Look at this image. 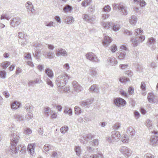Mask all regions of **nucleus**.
<instances>
[{"instance_id": "f257e3e1", "label": "nucleus", "mask_w": 158, "mask_h": 158, "mask_svg": "<svg viewBox=\"0 0 158 158\" xmlns=\"http://www.w3.org/2000/svg\"><path fill=\"white\" fill-rule=\"evenodd\" d=\"M71 77L69 75L66 73H64L56 78L55 81L56 84L60 88L64 86L68 80Z\"/></svg>"}, {"instance_id": "f03ea898", "label": "nucleus", "mask_w": 158, "mask_h": 158, "mask_svg": "<svg viewBox=\"0 0 158 158\" xmlns=\"http://www.w3.org/2000/svg\"><path fill=\"white\" fill-rule=\"evenodd\" d=\"M40 44H35L33 45L32 54L34 57L37 59H39V55L41 53Z\"/></svg>"}, {"instance_id": "7ed1b4c3", "label": "nucleus", "mask_w": 158, "mask_h": 158, "mask_svg": "<svg viewBox=\"0 0 158 158\" xmlns=\"http://www.w3.org/2000/svg\"><path fill=\"white\" fill-rule=\"evenodd\" d=\"M120 152L126 158H128L132 154V151L128 148L125 146H121L119 149Z\"/></svg>"}, {"instance_id": "20e7f679", "label": "nucleus", "mask_w": 158, "mask_h": 158, "mask_svg": "<svg viewBox=\"0 0 158 158\" xmlns=\"http://www.w3.org/2000/svg\"><path fill=\"white\" fill-rule=\"evenodd\" d=\"M85 56L87 59L92 62L98 63L100 61V60L98 58L97 56L93 52H88L86 54Z\"/></svg>"}, {"instance_id": "39448f33", "label": "nucleus", "mask_w": 158, "mask_h": 158, "mask_svg": "<svg viewBox=\"0 0 158 158\" xmlns=\"http://www.w3.org/2000/svg\"><path fill=\"white\" fill-rule=\"evenodd\" d=\"M11 135L12 138L11 139V145H17L20 139L19 134L17 132H15Z\"/></svg>"}, {"instance_id": "423d86ee", "label": "nucleus", "mask_w": 158, "mask_h": 158, "mask_svg": "<svg viewBox=\"0 0 158 158\" xmlns=\"http://www.w3.org/2000/svg\"><path fill=\"white\" fill-rule=\"evenodd\" d=\"M145 39L144 35H141L139 37H132L131 39L132 44L134 46H136L140 43L143 42Z\"/></svg>"}, {"instance_id": "0eeeda50", "label": "nucleus", "mask_w": 158, "mask_h": 158, "mask_svg": "<svg viewBox=\"0 0 158 158\" xmlns=\"http://www.w3.org/2000/svg\"><path fill=\"white\" fill-rule=\"evenodd\" d=\"M25 6L28 13L31 15H34L35 13V10L34 9L33 5L31 2H27L25 4Z\"/></svg>"}, {"instance_id": "6e6552de", "label": "nucleus", "mask_w": 158, "mask_h": 158, "mask_svg": "<svg viewBox=\"0 0 158 158\" xmlns=\"http://www.w3.org/2000/svg\"><path fill=\"white\" fill-rule=\"evenodd\" d=\"M114 103L116 106L120 107L124 106L126 104V102L124 99L119 98L114 100Z\"/></svg>"}, {"instance_id": "1a4fd4ad", "label": "nucleus", "mask_w": 158, "mask_h": 158, "mask_svg": "<svg viewBox=\"0 0 158 158\" xmlns=\"http://www.w3.org/2000/svg\"><path fill=\"white\" fill-rule=\"evenodd\" d=\"M21 22V19L19 18H15L12 19L10 22L11 25L13 27H17Z\"/></svg>"}, {"instance_id": "9d476101", "label": "nucleus", "mask_w": 158, "mask_h": 158, "mask_svg": "<svg viewBox=\"0 0 158 158\" xmlns=\"http://www.w3.org/2000/svg\"><path fill=\"white\" fill-rule=\"evenodd\" d=\"M147 99L148 101L151 103H157V97L154 95L152 93H149L148 94Z\"/></svg>"}, {"instance_id": "9b49d317", "label": "nucleus", "mask_w": 158, "mask_h": 158, "mask_svg": "<svg viewBox=\"0 0 158 158\" xmlns=\"http://www.w3.org/2000/svg\"><path fill=\"white\" fill-rule=\"evenodd\" d=\"M107 62L108 64L110 66H115L118 62L117 60L113 56L109 57L107 60Z\"/></svg>"}, {"instance_id": "f8f14e48", "label": "nucleus", "mask_w": 158, "mask_h": 158, "mask_svg": "<svg viewBox=\"0 0 158 158\" xmlns=\"http://www.w3.org/2000/svg\"><path fill=\"white\" fill-rule=\"evenodd\" d=\"M56 55L57 56H67L68 55V54L65 49L61 48L56 50Z\"/></svg>"}, {"instance_id": "ddd939ff", "label": "nucleus", "mask_w": 158, "mask_h": 158, "mask_svg": "<svg viewBox=\"0 0 158 158\" xmlns=\"http://www.w3.org/2000/svg\"><path fill=\"white\" fill-rule=\"evenodd\" d=\"M93 101V98L88 99L85 101H81L80 102V105L82 107L85 108L88 107L92 104Z\"/></svg>"}, {"instance_id": "4468645a", "label": "nucleus", "mask_w": 158, "mask_h": 158, "mask_svg": "<svg viewBox=\"0 0 158 158\" xmlns=\"http://www.w3.org/2000/svg\"><path fill=\"white\" fill-rule=\"evenodd\" d=\"M89 74L93 77H96L98 75V69L94 67H90L89 69Z\"/></svg>"}, {"instance_id": "2eb2a0df", "label": "nucleus", "mask_w": 158, "mask_h": 158, "mask_svg": "<svg viewBox=\"0 0 158 158\" xmlns=\"http://www.w3.org/2000/svg\"><path fill=\"white\" fill-rule=\"evenodd\" d=\"M111 135L112 138L115 141H118L120 139V134L118 131H114L111 133Z\"/></svg>"}, {"instance_id": "dca6fc26", "label": "nucleus", "mask_w": 158, "mask_h": 158, "mask_svg": "<svg viewBox=\"0 0 158 158\" xmlns=\"http://www.w3.org/2000/svg\"><path fill=\"white\" fill-rule=\"evenodd\" d=\"M35 146V143L29 144L27 147V149L28 153L33 156L34 154V149Z\"/></svg>"}, {"instance_id": "f3484780", "label": "nucleus", "mask_w": 158, "mask_h": 158, "mask_svg": "<svg viewBox=\"0 0 158 158\" xmlns=\"http://www.w3.org/2000/svg\"><path fill=\"white\" fill-rule=\"evenodd\" d=\"M63 19L64 20V23L67 24H70L74 21V19L71 16H63Z\"/></svg>"}, {"instance_id": "a211bd4d", "label": "nucleus", "mask_w": 158, "mask_h": 158, "mask_svg": "<svg viewBox=\"0 0 158 158\" xmlns=\"http://www.w3.org/2000/svg\"><path fill=\"white\" fill-rule=\"evenodd\" d=\"M92 137V135L91 134L85 135L84 136L81 138L80 142L83 144H85L87 141L89 139H91Z\"/></svg>"}, {"instance_id": "6ab92c4d", "label": "nucleus", "mask_w": 158, "mask_h": 158, "mask_svg": "<svg viewBox=\"0 0 158 158\" xmlns=\"http://www.w3.org/2000/svg\"><path fill=\"white\" fill-rule=\"evenodd\" d=\"M158 140V137L155 135L151 136L149 140V144L152 146L156 145Z\"/></svg>"}, {"instance_id": "aec40b11", "label": "nucleus", "mask_w": 158, "mask_h": 158, "mask_svg": "<svg viewBox=\"0 0 158 158\" xmlns=\"http://www.w3.org/2000/svg\"><path fill=\"white\" fill-rule=\"evenodd\" d=\"M72 84L75 91L77 92L81 91L82 89V87L76 81H73Z\"/></svg>"}, {"instance_id": "412c9836", "label": "nucleus", "mask_w": 158, "mask_h": 158, "mask_svg": "<svg viewBox=\"0 0 158 158\" xmlns=\"http://www.w3.org/2000/svg\"><path fill=\"white\" fill-rule=\"evenodd\" d=\"M112 41L111 39L109 36H106L104 37L103 41V44L106 47L109 45Z\"/></svg>"}, {"instance_id": "4be33fe9", "label": "nucleus", "mask_w": 158, "mask_h": 158, "mask_svg": "<svg viewBox=\"0 0 158 158\" xmlns=\"http://www.w3.org/2000/svg\"><path fill=\"white\" fill-rule=\"evenodd\" d=\"M19 42L22 45L24 46L29 42L28 36L27 35H25L24 38L19 40Z\"/></svg>"}, {"instance_id": "5701e85b", "label": "nucleus", "mask_w": 158, "mask_h": 158, "mask_svg": "<svg viewBox=\"0 0 158 158\" xmlns=\"http://www.w3.org/2000/svg\"><path fill=\"white\" fill-rule=\"evenodd\" d=\"M117 55L118 59L120 60L124 59L126 57V52L123 50H120Z\"/></svg>"}, {"instance_id": "b1692460", "label": "nucleus", "mask_w": 158, "mask_h": 158, "mask_svg": "<svg viewBox=\"0 0 158 158\" xmlns=\"http://www.w3.org/2000/svg\"><path fill=\"white\" fill-rule=\"evenodd\" d=\"M45 73L50 79H52L54 77V74L52 70L47 68L45 70Z\"/></svg>"}, {"instance_id": "393cba45", "label": "nucleus", "mask_w": 158, "mask_h": 158, "mask_svg": "<svg viewBox=\"0 0 158 158\" xmlns=\"http://www.w3.org/2000/svg\"><path fill=\"white\" fill-rule=\"evenodd\" d=\"M63 86L61 87H60L58 89V91L60 92H64L65 93L68 92L70 90V87L69 86Z\"/></svg>"}, {"instance_id": "a878e982", "label": "nucleus", "mask_w": 158, "mask_h": 158, "mask_svg": "<svg viewBox=\"0 0 158 158\" xmlns=\"http://www.w3.org/2000/svg\"><path fill=\"white\" fill-rule=\"evenodd\" d=\"M17 145H11L10 147L9 150V152L10 154L13 155L14 154H16L17 153V148L16 147Z\"/></svg>"}, {"instance_id": "bb28decb", "label": "nucleus", "mask_w": 158, "mask_h": 158, "mask_svg": "<svg viewBox=\"0 0 158 158\" xmlns=\"http://www.w3.org/2000/svg\"><path fill=\"white\" fill-rule=\"evenodd\" d=\"M137 21V19L136 16L132 15L129 19L130 23L132 25H135Z\"/></svg>"}, {"instance_id": "cd10ccee", "label": "nucleus", "mask_w": 158, "mask_h": 158, "mask_svg": "<svg viewBox=\"0 0 158 158\" xmlns=\"http://www.w3.org/2000/svg\"><path fill=\"white\" fill-rule=\"evenodd\" d=\"M120 7V8L119 10L121 13V14L124 15H127V11L126 7L123 4Z\"/></svg>"}, {"instance_id": "c85d7f7f", "label": "nucleus", "mask_w": 158, "mask_h": 158, "mask_svg": "<svg viewBox=\"0 0 158 158\" xmlns=\"http://www.w3.org/2000/svg\"><path fill=\"white\" fill-rule=\"evenodd\" d=\"M24 108L27 112H31L33 110V107L30 103L26 104Z\"/></svg>"}, {"instance_id": "c756f323", "label": "nucleus", "mask_w": 158, "mask_h": 158, "mask_svg": "<svg viewBox=\"0 0 158 158\" xmlns=\"http://www.w3.org/2000/svg\"><path fill=\"white\" fill-rule=\"evenodd\" d=\"M89 90L93 93H98V89L95 85H91L89 88Z\"/></svg>"}, {"instance_id": "7c9ffc66", "label": "nucleus", "mask_w": 158, "mask_h": 158, "mask_svg": "<svg viewBox=\"0 0 158 158\" xmlns=\"http://www.w3.org/2000/svg\"><path fill=\"white\" fill-rule=\"evenodd\" d=\"M50 110L49 107H46L43 109V113L46 117H48L49 116Z\"/></svg>"}, {"instance_id": "2f4dec72", "label": "nucleus", "mask_w": 158, "mask_h": 158, "mask_svg": "<svg viewBox=\"0 0 158 158\" xmlns=\"http://www.w3.org/2000/svg\"><path fill=\"white\" fill-rule=\"evenodd\" d=\"M21 104L19 102L15 101L11 105V107L13 110H16L20 106Z\"/></svg>"}, {"instance_id": "473e14b6", "label": "nucleus", "mask_w": 158, "mask_h": 158, "mask_svg": "<svg viewBox=\"0 0 158 158\" xmlns=\"http://www.w3.org/2000/svg\"><path fill=\"white\" fill-rule=\"evenodd\" d=\"M143 33V31L141 28H138L135 30L134 32V34L138 36V37H139L141 35H142Z\"/></svg>"}, {"instance_id": "72a5a7b5", "label": "nucleus", "mask_w": 158, "mask_h": 158, "mask_svg": "<svg viewBox=\"0 0 158 158\" xmlns=\"http://www.w3.org/2000/svg\"><path fill=\"white\" fill-rule=\"evenodd\" d=\"M120 27V25L116 23H113L112 24V29L115 31H117L119 30Z\"/></svg>"}, {"instance_id": "f704fd0d", "label": "nucleus", "mask_w": 158, "mask_h": 158, "mask_svg": "<svg viewBox=\"0 0 158 158\" xmlns=\"http://www.w3.org/2000/svg\"><path fill=\"white\" fill-rule=\"evenodd\" d=\"M44 79L46 83L48 85L50 86L51 87H53V84L52 81L51 80V79L47 77H44Z\"/></svg>"}, {"instance_id": "c9c22d12", "label": "nucleus", "mask_w": 158, "mask_h": 158, "mask_svg": "<svg viewBox=\"0 0 158 158\" xmlns=\"http://www.w3.org/2000/svg\"><path fill=\"white\" fill-rule=\"evenodd\" d=\"M73 9L72 6L69 5H66L64 7L63 10L65 13L71 12Z\"/></svg>"}, {"instance_id": "e433bc0d", "label": "nucleus", "mask_w": 158, "mask_h": 158, "mask_svg": "<svg viewBox=\"0 0 158 158\" xmlns=\"http://www.w3.org/2000/svg\"><path fill=\"white\" fill-rule=\"evenodd\" d=\"M147 43L148 46L154 44L156 42V40L153 37H151L148 39Z\"/></svg>"}, {"instance_id": "4c0bfd02", "label": "nucleus", "mask_w": 158, "mask_h": 158, "mask_svg": "<svg viewBox=\"0 0 158 158\" xmlns=\"http://www.w3.org/2000/svg\"><path fill=\"white\" fill-rule=\"evenodd\" d=\"M74 151L76 155L78 156H80L81 154V149L80 146H75L74 148Z\"/></svg>"}, {"instance_id": "58836bf2", "label": "nucleus", "mask_w": 158, "mask_h": 158, "mask_svg": "<svg viewBox=\"0 0 158 158\" xmlns=\"http://www.w3.org/2000/svg\"><path fill=\"white\" fill-rule=\"evenodd\" d=\"M92 2V0H85L81 3V5L82 6L86 7L89 5Z\"/></svg>"}, {"instance_id": "ea45409f", "label": "nucleus", "mask_w": 158, "mask_h": 158, "mask_svg": "<svg viewBox=\"0 0 158 158\" xmlns=\"http://www.w3.org/2000/svg\"><path fill=\"white\" fill-rule=\"evenodd\" d=\"M14 117L17 121H22L24 120L23 116L20 114H15L14 115Z\"/></svg>"}, {"instance_id": "a19ab883", "label": "nucleus", "mask_w": 158, "mask_h": 158, "mask_svg": "<svg viewBox=\"0 0 158 158\" xmlns=\"http://www.w3.org/2000/svg\"><path fill=\"white\" fill-rule=\"evenodd\" d=\"M64 112L68 114L69 115L71 116L72 114V109L71 108L66 107L64 109Z\"/></svg>"}, {"instance_id": "79ce46f5", "label": "nucleus", "mask_w": 158, "mask_h": 158, "mask_svg": "<svg viewBox=\"0 0 158 158\" xmlns=\"http://www.w3.org/2000/svg\"><path fill=\"white\" fill-rule=\"evenodd\" d=\"M111 10V7L109 5H106L104 6L102 9L103 12H106V13L109 12Z\"/></svg>"}, {"instance_id": "37998d69", "label": "nucleus", "mask_w": 158, "mask_h": 158, "mask_svg": "<svg viewBox=\"0 0 158 158\" xmlns=\"http://www.w3.org/2000/svg\"><path fill=\"white\" fill-rule=\"evenodd\" d=\"M135 2L138 3L141 7H143L146 5L145 2L144 0H134Z\"/></svg>"}, {"instance_id": "c03bdc74", "label": "nucleus", "mask_w": 158, "mask_h": 158, "mask_svg": "<svg viewBox=\"0 0 158 158\" xmlns=\"http://www.w3.org/2000/svg\"><path fill=\"white\" fill-rule=\"evenodd\" d=\"M90 158H103V156L102 153H98L97 154L91 155Z\"/></svg>"}, {"instance_id": "a18cd8bd", "label": "nucleus", "mask_w": 158, "mask_h": 158, "mask_svg": "<svg viewBox=\"0 0 158 158\" xmlns=\"http://www.w3.org/2000/svg\"><path fill=\"white\" fill-rule=\"evenodd\" d=\"M121 140L122 142L124 143H127L129 142V137L127 135H124L122 138Z\"/></svg>"}, {"instance_id": "49530a36", "label": "nucleus", "mask_w": 158, "mask_h": 158, "mask_svg": "<svg viewBox=\"0 0 158 158\" xmlns=\"http://www.w3.org/2000/svg\"><path fill=\"white\" fill-rule=\"evenodd\" d=\"M89 143V145L93 146H97L99 143L98 139H94L93 141H90Z\"/></svg>"}, {"instance_id": "de8ad7c7", "label": "nucleus", "mask_w": 158, "mask_h": 158, "mask_svg": "<svg viewBox=\"0 0 158 158\" xmlns=\"http://www.w3.org/2000/svg\"><path fill=\"white\" fill-rule=\"evenodd\" d=\"M127 132H129L130 135L132 136H134L135 135V131L133 128L131 127H129L127 130Z\"/></svg>"}, {"instance_id": "09e8293b", "label": "nucleus", "mask_w": 158, "mask_h": 158, "mask_svg": "<svg viewBox=\"0 0 158 158\" xmlns=\"http://www.w3.org/2000/svg\"><path fill=\"white\" fill-rule=\"evenodd\" d=\"M145 124L149 129H151L152 128V122L150 120L148 119L147 120Z\"/></svg>"}, {"instance_id": "8fccbe9b", "label": "nucleus", "mask_w": 158, "mask_h": 158, "mask_svg": "<svg viewBox=\"0 0 158 158\" xmlns=\"http://www.w3.org/2000/svg\"><path fill=\"white\" fill-rule=\"evenodd\" d=\"M119 80L122 83H126L127 82L130 81V80L129 78L125 77H122L119 78Z\"/></svg>"}, {"instance_id": "3c124183", "label": "nucleus", "mask_w": 158, "mask_h": 158, "mask_svg": "<svg viewBox=\"0 0 158 158\" xmlns=\"http://www.w3.org/2000/svg\"><path fill=\"white\" fill-rule=\"evenodd\" d=\"M69 130V127L66 126H64L61 127L60 129V131L62 134L65 133Z\"/></svg>"}, {"instance_id": "603ef678", "label": "nucleus", "mask_w": 158, "mask_h": 158, "mask_svg": "<svg viewBox=\"0 0 158 158\" xmlns=\"http://www.w3.org/2000/svg\"><path fill=\"white\" fill-rule=\"evenodd\" d=\"M75 114L79 115L81 113V110L80 107L76 106L74 107Z\"/></svg>"}, {"instance_id": "864d4df0", "label": "nucleus", "mask_w": 158, "mask_h": 158, "mask_svg": "<svg viewBox=\"0 0 158 158\" xmlns=\"http://www.w3.org/2000/svg\"><path fill=\"white\" fill-rule=\"evenodd\" d=\"M106 139L109 143H113L115 142L113 139L112 138V136L111 137L109 136H107L106 138Z\"/></svg>"}, {"instance_id": "5fc2aeb1", "label": "nucleus", "mask_w": 158, "mask_h": 158, "mask_svg": "<svg viewBox=\"0 0 158 158\" xmlns=\"http://www.w3.org/2000/svg\"><path fill=\"white\" fill-rule=\"evenodd\" d=\"M122 4L121 3H120L118 4H116L114 3V4H113V7L114 9L115 10H119V9L120 8V6H122Z\"/></svg>"}, {"instance_id": "6e6d98bb", "label": "nucleus", "mask_w": 158, "mask_h": 158, "mask_svg": "<svg viewBox=\"0 0 158 158\" xmlns=\"http://www.w3.org/2000/svg\"><path fill=\"white\" fill-rule=\"evenodd\" d=\"M10 63L9 61H6L3 62L1 64V65L3 69H6L7 68L10 64Z\"/></svg>"}, {"instance_id": "4d7b16f0", "label": "nucleus", "mask_w": 158, "mask_h": 158, "mask_svg": "<svg viewBox=\"0 0 158 158\" xmlns=\"http://www.w3.org/2000/svg\"><path fill=\"white\" fill-rule=\"evenodd\" d=\"M102 25L104 28L108 29L110 28V23H103Z\"/></svg>"}, {"instance_id": "13d9d810", "label": "nucleus", "mask_w": 158, "mask_h": 158, "mask_svg": "<svg viewBox=\"0 0 158 158\" xmlns=\"http://www.w3.org/2000/svg\"><path fill=\"white\" fill-rule=\"evenodd\" d=\"M15 127L14 125H12L10 127L9 129V131L11 132V134L15 132H16L15 131Z\"/></svg>"}, {"instance_id": "bf43d9fd", "label": "nucleus", "mask_w": 158, "mask_h": 158, "mask_svg": "<svg viewBox=\"0 0 158 158\" xmlns=\"http://www.w3.org/2000/svg\"><path fill=\"white\" fill-rule=\"evenodd\" d=\"M33 117V115L32 113L31 112H28V113L26 115L25 118L26 119L29 120L32 118Z\"/></svg>"}, {"instance_id": "052dcab7", "label": "nucleus", "mask_w": 158, "mask_h": 158, "mask_svg": "<svg viewBox=\"0 0 158 158\" xmlns=\"http://www.w3.org/2000/svg\"><path fill=\"white\" fill-rule=\"evenodd\" d=\"M46 26L49 27H52L54 26V25L56 23L53 21H51L48 23H45Z\"/></svg>"}, {"instance_id": "680f3d73", "label": "nucleus", "mask_w": 158, "mask_h": 158, "mask_svg": "<svg viewBox=\"0 0 158 158\" xmlns=\"http://www.w3.org/2000/svg\"><path fill=\"white\" fill-rule=\"evenodd\" d=\"M6 73L5 71H0V77L3 79H4L6 77Z\"/></svg>"}, {"instance_id": "e2e57ef3", "label": "nucleus", "mask_w": 158, "mask_h": 158, "mask_svg": "<svg viewBox=\"0 0 158 158\" xmlns=\"http://www.w3.org/2000/svg\"><path fill=\"white\" fill-rule=\"evenodd\" d=\"M121 124L119 123H116L114 126V128L116 130H119L121 127Z\"/></svg>"}, {"instance_id": "0e129e2a", "label": "nucleus", "mask_w": 158, "mask_h": 158, "mask_svg": "<svg viewBox=\"0 0 158 158\" xmlns=\"http://www.w3.org/2000/svg\"><path fill=\"white\" fill-rule=\"evenodd\" d=\"M110 50L113 52H115L117 50V46L116 45L113 44L111 46Z\"/></svg>"}, {"instance_id": "69168bd1", "label": "nucleus", "mask_w": 158, "mask_h": 158, "mask_svg": "<svg viewBox=\"0 0 158 158\" xmlns=\"http://www.w3.org/2000/svg\"><path fill=\"white\" fill-rule=\"evenodd\" d=\"M10 19V18L9 17V16L6 14H2L1 15V19H6L9 20Z\"/></svg>"}, {"instance_id": "338daca9", "label": "nucleus", "mask_w": 158, "mask_h": 158, "mask_svg": "<svg viewBox=\"0 0 158 158\" xmlns=\"http://www.w3.org/2000/svg\"><path fill=\"white\" fill-rule=\"evenodd\" d=\"M144 158H154V156L151 154L148 153L144 155Z\"/></svg>"}, {"instance_id": "774afa93", "label": "nucleus", "mask_w": 158, "mask_h": 158, "mask_svg": "<svg viewBox=\"0 0 158 158\" xmlns=\"http://www.w3.org/2000/svg\"><path fill=\"white\" fill-rule=\"evenodd\" d=\"M44 148L46 152H48L51 149V146L48 144H45L44 146Z\"/></svg>"}]
</instances>
